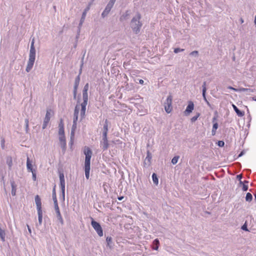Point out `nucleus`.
Wrapping results in <instances>:
<instances>
[{
	"instance_id": "7ed1b4c3",
	"label": "nucleus",
	"mask_w": 256,
	"mask_h": 256,
	"mask_svg": "<svg viewBox=\"0 0 256 256\" xmlns=\"http://www.w3.org/2000/svg\"><path fill=\"white\" fill-rule=\"evenodd\" d=\"M82 100L83 102L80 104L81 109L80 112V116L81 118L82 119L85 116L86 106L88 102V92L82 91Z\"/></svg>"
},
{
	"instance_id": "a18cd8bd",
	"label": "nucleus",
	"mask_w": 256,
	"mask_h": 256,
	"mask_svg": "<svg viewBox=\"0 0 256 256\" xmlns=\"http://www.w3.org/2000/svg\"><path fill=\"white\" fill-rule=\"evenodd\" d=\"M32 172V180L35 181L36 180V172L35 170V171Z\"/></svg>"
},
{
	"instance_id": "13d9d810",
	"label": "nucleus",
	"mask_w": 256,
	"mask_h": 256,
	"mask_svg": "<svg viewBox=\"0 0 256 256\" xmlns=\"http://www.w3.org/2000/svg\"><path fill=\"white\" fill-rule=\"evenodd\" d=\"M78 85H76V84H74V90H77V89H78Z\"/></svg>"
},
{
	"instance_id": "e2e57ef3",
	"label": "nucleus",
	"mask_w": 256,
	"mask_h": 256,
	"mask_svg": "<svg viewBox=\"0 0 256 256\" xmlns=\"http://www.w3.org/2000/svg\"><path fill=\"white\" fill-rule=\"evenodd\" d=\"M124 198V196H120L118 198L119 200H122Z\"/></svg>"
},
{
	"instance_id": "c756f323",
	"label": "nucleus",
	"mask_w": 256,
	"mask_h": 256,
	"mask_svg": "<svg viewBox=\"0 0 256 256\" xmlns=\"http://www.w3.org/2000/svg\"><path fill=\"white\" fill-rule=\"evenodd\" d=\"M238 90V92H254V90L250 88H240Z\"/></svg>"
},
{
	"instance_id": "473e14b6",
	"label": "nucleus",
	"mask_w": 256,
	"mask_h": 256,
	"mask_svg": "<svg viewBox=\"0 0 256 256\" xmlns=\"http://www.w3.org/2000/svg\"><path fill=\"white\" fill-rule=\"evenodd\" d=\"M78 118H76V120H75V118H73V124L72 126V130H76V122L78 121Z\"/></svg>"
},
{
	"instance_id": "4be33fe9",
	"label": "nucleus",
	"mask_w": 256,
	"mask_h": 256,
	"mask_svg": "<svg viewBox=\"0 0 256 256\" xmlns=\"http://www.w3.org/2000/svg\"><path fill=\"white\" fill-rule=\"evenodd\" d=\"M160 246V242L158 238L155 239L152 244V248L154 250H158Z\"/></svg>"
},
{
	"instance_id": "f3484780",
	"label": "nucleus",
	"mask_w": 256,
	"mask_h": 256,
	"mask_svg": "<svg viewBox=\"0 0 256 256\" xmlns=\"http://www.w3.org/2000/svg\"><path fill=\"white\" fill-rule=\"evenodd\" d=\"M112 7L110 6L107 4L105 9L102 14V16L104 18L108 14Z\"/></svg>"
},
{
	"instance_id": "6ab92c4d",
	"label": "nucleus",
	"mask_w": 256,
	"mask_h": 256,
	"mask_svg": "<svg viewBox=\"0 0 256 256\" xmlns=\"http://www.w3.org/2000/svg\"><path fill=\"white\" fill-rule=\"evenodd\" d=\"M10 185L12 186V196H14L16 194V185L14 180H10Z\"/></svg>"
},
{
	"instance_id": "5701e85b",
	"label": "nucleus",
	"mask_w": 256,
	"mask_h": 256,
	"mask_svg": "<svg viewBox=\"0 0 256 256\" xmlns=\"http://www.w3.org/2000/svg\"><path fill=\"white\" fill-rule=\"evenodd\" d=\"M59 139L62 148H65L66 146V142L64 136H60Z\"/></svg>"
},
{
	"instance_id": "9d476101",
	"label": "nucleus",
	"mask_w": 256,
	"mask_h": 256,
	"mask_svg": "<svg viewBox=\"0 0 256 256\" xmlns=\"http://www.w3.org/2000/svg\"><path fill=\"white\" fill-rule=\"evenodd\" d=\"M54 209H55L56 212V218H57L60 221V224H64V220H63L62 216V215L60 214V210L58 204H55V206H54Z\"/></svg>"
},
{
	"instance_id": "338daca9",
	"label": "nucleus",
	"mask_w": 256,
	"mask_h": 256,
	"mask_svg": "<svg viewBox=\"0 0 256 256\" xmlns=\"http://www.w3.org/2000/svg\"><path fill=\"white\" fill-rule=\"evenodd\" d=\"M252 100L254 101H256V96L252 97Z\"/></svg>"
},
{
	"instance_id": "b1692460",
	"label": "nucleus",
	"mask_w": 256,
	"mask_h": 256,
	"mask_svg": "<svg viewBox=\"0 0 256 256\" xmlns=\"http://www.w3.org/2000/svg\"><path fill=\"white\" fill-rule=\"evenodd\" d=\"M6 162L8 166L9 169H10L12 166V158L10 156H7L6 159Z\"/></svg>"
},
{
	"instance_id": "de8ad7c7",
	"label": "nucleus",
	"mask_w": 256,
	"mask_h": 256,
	"mask_svg": "<svg viewBox=\"0 0 256 256\" xmlns=\"http://www.w3.org/2000/svg\"><path fill=\"white\" fill-rule=\"evenodd\" d=\"M248 190V184H243L242 185V190L244 191H246Z\"/></svg>"
},
{
	"instance_id": "e433bc0d",
	"label": "nucleus",
	"mask_w": 256,
	"mask_h": 256,
	"mask_svg": "<svg viewBox=\"0 0 256 256\" xmlns=\"http://www.w3.org/2000/svg\"><path fill=\"white\" fill-rule=\"evenodd\" d=\"M200 116V113H197L196 116H193L192 118H191V121L192 122H196L198 118Z\"/></svg>"
},
{
	"instance_id": "c9c22d12",
	"label": "nucleus",
	"mask_w": 256,
	"mask_h": 256,
	"mask_svg": "<svg viewBox=\"0 0 256 256\" xmlns=\"http://www.w3.org/2000/svg\"><path fill=\"white\" fill-rule=\"evenodd\" d=\"M178 158H179V156H174L172 158V163L173 164H176L178 162Z\"/></svg>"
},
{
	"instance_id": "7c9ffc66",
	"label": "nucleus",
	"mask_w": 256,
	"mask_h": 256,
	"mask_svg": "<svg viewBox=\"0 0 256 256\" xmlns=\"http://www.w3.org/2000/svg\"><path fill=\"white\" fill-rule=\"evenodd\" d=\"M106 242H107V246L110 247L112 242V238L111 236H108L106 238Z\"/></svg>"
},
{
	"instance_id": "774afa93",
	"label": "nucleus",
	"mask_w": 256,
	"mask_h": 256,
	"mask_svg": "<svg viewBox=\"0 0 256 256\" xmlns=\"http://www.w3.org/2000/svg\"><path fill=\"white\" fill-rule=\"evenodd\" d=\"M254 22L255 24L256 25V16H255V18H254Z\"/></svg>"
},
{
	"instance_id": "2f4dec72",
	"label": "nucleus",
	"mask_w": 256,
	"mask_h": 256,
	"mask_svg": "<svg viewBox=\"0 0 256 256\" xmlns=\"http://www.w3.org/2000/svg\"><path fill=\"white\" fill-rule=\"evenodd\" d=\"M252 194L250 192L247 193L246 196V200L248 202H250L252 201Z\"/></svg>"
},
{
	"instance_id": "c03bdc74",
	"label": "nucleus",
	"mask_w": 256,
	"mask_h": 256,
	"mask_svg": "<svg viewBox=\"0 0 256 256\" xmlns=\"http://www.w3.org/2000/svg\"><path fill=\"white\" fill-rule=\"evenodd\" d=\"M88 88H89V85H88V84L87 83L84 86V89H83L82 91L88 92Z\"/></svg>"
},
{
	"instance_id": "49530a36",
	"label": "nucleus",
	"mask_w": 256,
	"mask_h": 256,
	"mask_svg": "<svg viewBox=\"0 0 256 256\" xmlns=\"http://www.w3.org/2000/svg\"><path fill=\"white\" fill-rule=\"evenodd\" d=\"M116 0H110V1L108 2V4L110 6H111L113 7Z\"/></svg>"
},
{
	"instance_id": "37998d69",
	"label": "nucleus",
	"mask_w": 256,
	"mask_h": 256,
	"mask_svg": "<svg viewBox=\"0 0 256 256\" xmlns=\"http://www.w3.org/2000/svg\"><path fill=\"white\" fill-rule=\"evenodd\" d=\"M24 122H25V124H26V131L28 132V120L26 118Z\"/></svg>"
},
{
	"instance_id": "f03ea898",
	"label": "nucleus",
	"mask_w": 256,
	"mask_h": 256,
	"mask_svg": "<svg viewBox=\"0 0 256 256\" xmlns=\"http://www.w3.org/2000/svg\"><path fill=\"white\" fill-rule=\"evenodd\" d=\"M141 16L139 13L132 18L130 22V26L134 32L138 34L140 32V29L142 26V23L140 22Z\"/></svg>"
},
{
	"instance_id": "4d7b16f0",
	"label": "nucleus",
	"mask_w": 256,
	"mask_h": 256,
	"mask_svg": "<svg viewBox=\"0 0 256 256\" xmlns=\"http://www.w3.org/2000/svg\"><path fill=\"white\" fill-rule=\"evenodd\" d=\"M138 82L141 84H143L144 83V81L142 79L138 80Z\"/></svg>"
},
{
	"instance_id": "79ce46f5",
	"label": "nucleus",
	"mask_w": 256,
	"mask_h": 256,
	"mask_svg": "<svg viewBox=\"0 0 256 256\" xmlns=\"http://www.w3.org/2000/svg\"><path fill=\"white\" fill-rule=\"evenodd\" d=\"M80 76H78L76 78V80H75V82H74V84L76 85H79V83H80Z\"/></svg>"
},
{
	"instance_id": "a211bd4d",
	"label": "nucleus",
	"mask_w": 256,
	"mask_h": 256,
	"mask_svg": "<svg viewBox=\"0 0 256 256\" xmlns=\"http://www.w3.org/2000/svg\"><path fill=\"white\" fill-rule=\"evenodd\" d=\"M26 167H27L28 170V172H32L35 171V170L32 168V161L30 160V159L28 157H27Z\"/></svg>"
},
{
	"instance_id": "ea45409f",
	"label": "nucleus",
	"mask_w": 256,
	"mask_h": 256,
	"mask_svg": "<svg viewBox=\"0 0 256 256\" xmlns=\"http://www.w3.org/2000/svg\"><path fill=\"white\" fill-rule=\"evenodd\" d=\"M184 51V49H182V48H175L174 49V52L176 53V54H177L178 52H182Z\"/></svg>"
},
{
	"instance_id": "aec40b11",
	"label": "nucleus",
	"mask_w": 256,
	"mask_h": 256,
	"mask_svg": "<svg viewBox=\"0 0 256 256\" xmlns=\"http://www.w3.org/2000/svg\"><path fill=\"white\" fill-rule=\"evenodd\" d=\"M232 108L236 112V113L237 115L238 116L242 117L244 116V112L240 111L234 104H232Z\"/></svg>"
},
{
	"instance_id": "423d86ee",
	"label": "nucleus",
	"mask_w": 256,
	"mask_h": 256,
	"mask_svg": "<svg viewBox=\"0 0 256 256\" xmlns=\"http://www.w3.org/2000/svg\"><path fill=\"white\" fill-rule=\"evenodd\" d=\"M172 96L171 95H169L168 96L166 102H164V109H165L166 112L168 114L170 113L172 110Z\"/></svg>"
},
{
	"instance_id": "680f3d73",
	"label": "nucleus",
	"mask_w": 256,
	"mask_h": 256,
	"mask_svg": "<svg viewBox=\"0 0 256 256\" xmlns=\"http://www.w3.org/2000/svg\"><path fill=\"white\" fill-rule=\"evenodd\" d=\"M216 120V117H214V118H213L212 120V122H214Z\"/></svg>"
},
{
	"instance_id": "bf43d9fd",
	"label": "nucleus",
	"mask_w": 256,
	"mask_h": 256,
	"mask_svg": "<svg viewBox=\"0 0 256 256\" xmlns=\"http://www.w3.org/2000/svg\"><path fill=\"white\" fill-rule=\"evenodd\" d=\"M92 2H90L86 8H89V10L90 9V6L92 4Z\"/></svg>"
},
{
	"instance_id": "72a5a7b5",
	"label": "nucleus",
	"mask_w": 256,
	"mask_h": 256,
	"mask_svg": "<svg viewBox=\"0 0 256 256\" xmlns=\"http://www.w3.org/2000/svg\"><path fill=\"white\" fill-rule=\"evenodd\" d=\"M85 175L86 179H88L90 178V168H84Z\"/></svg>"
},
{
	"instance_id": "4c0bfd02",
	"label": "nucleus",
	"mask_w": 256,
	"mask_h": 256,
	"mask_svg": "<svg viewBox=\"0 0 256 256\" xmlns=\"http://www.w3.org/2000/svg\"><path fill=\"white\" fill-rule=\"evenodd\" d=\"M134 88V86H133V84H130V86L127 84L126 86V88L128 90H131L133 89Z\"/></svg>"
},
{
	"instance_id": "5fc2aeb1",
	"label": "nucleus",
	"mask_w": 256,
	"mask_h": 256,
	"mask_svg": "<svg viewBox=\"0 0 256 256\" xmlns=\"http://www.w3.org/2000/svg\"><path fill=\"white\" fill-rule=\"evenodd\" d=\"M237 178L239 180H242V174H238L237 176Z\"/></svg>"
},
{
	"instance_id": "052dcab7",
	"label": "nucleus",
	"mask_w": 256,
	"mask_h": 256,
	"mask_svg": "<svg viewBox=\"0 0 256 256\" xmlns=\"http://www.w3.org/2000/svg\"><path fill=\"white\" fill-rule=\"evenodd\" d=\"M28 230L30 234L32 232L31 229H30V227L29 226H28Z\"/></svg>"
},
{
	"instance_id": "1a4fd4ad",
	"label": "nucleus",
	"mask_w": 256,
	"mask_h": 256,
	"mask_svg": "<svg viewBox=\"0 0 256 256\" xmlns=\"http://www.w3.org/2000/svg\"><path fill=\"white\" fill-rule=\"evenodd\" d=\"M50 112L49 110H48L46 111V114L45 118L44 120V122H43V124H42V129H45L46 128L48 124L50 122Z\"/></svg>"
},
{
	"instance_id": "20e7f679",
	"label": "nucleus",
	"mask_w": 256,
	"mask_h": 256,
	"mask_svg": "<svg viewBox=\"0 0 256 256\" xmlns=\"http://www.w3.org/2000/svg\"><path fill=\"white\" fill-rule=\"evenodd\" d=\"M84 152L86 156L84 168H90V159L92 154V151L89 148L85 147Z\"/></svg>"
},
{
	"instance_id": "f257e3e1",
	"label": "nucleus",
	"mask_w": 256,
	"mask_h": 256,
	"mask_svg": "<svg viewBox=\"0 0 256 256\" xmlns=\"http://www.w3.org/2000/svg\"><path fill=\"white\" fill-rule=\"evenodd\" d=\"M34 38H33L31 42L30 50L29 53V58L28 60L27 64V66L26 68V72H30L34 64L35 59H36V50L35 49V47L34 46Z\"/></svg>"
},
{
	"instance_id": "58836bf2",
	"label": "nucleus",
	"mask_w": 256,
	"mask_h": 256,
	"mask_svg": "<svg viewBox=\"0 0 256 256\" xmlns=\"http://www.w3.org/2000/svg\"><path fill=\"white\" fill-rule=\"evenodd\" d=\"M0 143L2 149L4 150L5 148V140L4 138H1Z\"/></svg>"
},
{
	"instance_id": "6e6d98bb",
	"label": "nucleus",
	"mask_w": 256,
	"mask_h": 256,
	"mask_svg": "<svg viewBox=\"0 0 256 256\" xmlns=\"http://www.w3.org/2000/svg\"><path fill=\"white\" fill-rule=\"evenodd\" d=\"M77 90H74V98H76Z\"/></svg>"
},
{
	"instance_id": "69168bd1",
	"label": "nucleus",
	"mask_w": 256,
	"mask_h": 256,
	"mask_svg": "<svg viewBox=\"0 0 256 256\" xmlns=\"http://www.w3.org/2000/svg\"><path fill=\"white\" fill-rule=\"evenodd\" d=\"M248 182L247 180H245L244 182V184H248Z\"/></svg>"
},
{
	"instance_id": "412c9836",
	"label": "nucleus",
	"mask_w": 256,
	"mask_h": 256,
	"mask_svg": "<svg viewBox=\"0 0 256 256\" xmlns=\"http://www.w3.org/2000/svg\"><path fill=\"white\" fill-rule=\"evenodd\" d=\"M80 104H76L74 108V118H75V120L78 118V113L80 109Z\"/></svg>"
},
{
	"instance_id": "6e6552de",
	"label": "nucleus",
	"mask_w": 256,
	"mask_h": 256,
	"mask_svg": "<svg viewBox=\"0 0 256 256\" xmlns=\"http://www.w3.org/2000/svg\"><path fill=\"white\" fill-rule=\"evenodd\" d=\"M100 146L102 150H106L109 146L107 136H102V140L100 142Z\"/></svg>"
},
{
	"instance_id": "0eeeda50",
	"label": "nucleus",
	"mask_w": 256,
	"mask_h": 256,
	"mask_svg": "<svg viewBox=\"0 0 256 256\" xmlns=\"http://www.w3.org/2000/svg\"><path fill=\"white\" fill-rule=\"evenodd\" d=\"M59 177L60 180V188L62 190V194L64 198V192H65V180H64V176L62 172L59 173Z\"/></svg>"
},
{
	"instance_id": "3c124183",
	"label": "nucleus",
	"mask_w": 256,
	"mask_h": 256,
	"mask_svg": "<svg viewBox=\"0 0 256 256\" xmlns=\"http://www.w3.org/2000/svg\"><path fill=\"white\" fill-rule=\"evenodd\" d=\"M228 88L230 90H234V92H238V89L235 88L231 86H228Z\"/></svg>"
},
{
	"instance_id": "cd10ccee",
	"label": "nucleus",
	"mask_w": 256,
	"mask_h": 256,
	"mask_svg": "<svg viewBox=\"0 0 256 256\" xmlns=\"http://www.w3.org/2000/svg\"><path fill=\"white\" fill-rule=\"evenodd\" d=\"M152 181H153L154 183L155 184L158 185V180L157 176L155 173L152 174Z\"/></svg>"
},
{
	"instance_id": "9b49d317",
	"label": "nucleus",
	"mask_w": 256,
	"mask_h": 256,
	"mask_svg": "<svg viewBox=\"0 0 256 256\" xmlns=\"http://www.w3.org/2000/svg\"><path fill=\"white\" fill-rule=\"evenodd\" d=\"M206 82H204L202 84V97L204 98V100L206 102V104L208 106H210V104L209 102L206 99Z\"/></svg>"
},
{
	"instance_id": "09e8293b",
	"label": "nucleus",
	"mask_w": 256,
	"mask_h": 256,
	"mask_svg": "<svg viewBox=\"0 0 256 256\" xmlns=\"http://www.w3.org/2000/svg\"><path fill=\"white\" fill-rule=\"evenodd\" d=\"M224 141L220 140L218 142V146H219L222 147L224 146Z\"/></svg>"
},
{
	"instance_id": "603ef678",
	"label": "nucleus",
	"mask_w": 256,
	"mask_h": 256,
	"mask_svg": "<svg viewBox=\"0 0 256 256\" xmlns=\"http://www.w3.org/2000/svg\"><path fill=\"white\" fill-rule=\"evenodd\" d=\"M74 132H75L74 130H71V134H70L71 138H72L74 136Z\"/></svg>"
},
{
	"instance_id": "bb28decb",
	"label": "nucleus",
	"mask_w": 256,
	"mask_h": 256,
	"mask_svg": "<svg viewBox=\"0 0 256 256\" xmlns=\"http://www.w3.org/2000/svg\"><path fill=\"white\" fill-rule=\"evenodd\" d=\"M5 236H6V233L4 230H2L0 228V238L2 241L4 242L5 240Z\"/></svg>"
},
{
	"instance_id": "dca6fc26",
	"label": "nucleus",
	"mask_w": 256,
	"mask_h": 256,
	"mask_svg": "<svg viewBox=\"0 0 256 256\" xmlns=\"http://www.w3.org/2000/svg\"><path fill=\"white\" fill-rule=\"evenodd\" d=\"M88 10H89V8H86L84 9V11L83 12L80 20V22L79 24V26H82V24L84 23L85 18H86V14Z\"/></svg>"
},
{
	"instance_id": "c85d7f7f",
	"label": "nucleus",
	"mask_w": 256,
	"mask_h": 256,
	"mask_svg": "<svg viewBox=\"0 0 256 256\" xmlns=\"http://www.w3.org/2000/svg\"><path fill=\"white\" fill-rule=\"evenodd\" d=\"M52 196V199H53V200L54 202V205L55 206V204H58L56 196V191H55L54 189V190H53Z\"/></svg>"
},
{
	"instance_id": "393cba45",
	"label": "nucleus",
	"mask_w": 256,
	"mask_h": 256,
	"mask_svg": "<svg viewBox=\"0 0 256 256\" xmlns=\"http://www.w3.org/2000/svg\"><path fill=\"white\" fill-rule=\"evenodd\" d=\"M38 220L39 225H41L42 224V210L38 211Z\"/></svg>"
},
{
	"instance_id": "864d4df0",
	"label": "nucleus",
	"mask_w": 256,
	"mask_h": 256,
	"mask_svg": "<svg viewBox=\"0 0 256 256\" xmlns=\"http://www.w3.org/2000/svg\"><path fill=\"white\" fill-rule=\"evenodd\" d=\"M62 126H64V124H63L62 120H60V122L59 124V125H58L59 128H60L62 127Z\"/></svg>"
},
{
	"instance_id": "f704fd0d",
	"label": "nucleus",
	"mask_w": 256,
	"mask_h": 256,
	"mask_svg": "<svg viewBox=\"0 0 256 256\" xmlns=\"http://www.w3.org/2000/svg\"><path fill=\"white\" fill-rule=\"evenodd\" d=\"M58 134L60 136H64V126H62L60 128H59Z\"/></svg>"
},
{
	"instance_id": "2eb2a0df",
	"label": "nucleus",
	"mask_w": 256,
	"mask_h": 256,
	"mask_svg": "<svg viewBox=\"0 0 256 256\" xmlns=\"http://www.w3.org/2000/svg\"><path fill=\"white\" fill-rule=\"evenodd\" d=\"M108 122L106 120L102 129V136H107L108 132Z\"/></svg>"
},
{
	"instance_id": "a19ab883",
	"label": "nucleus",
	"mask_w": 256,
	"mask_h": 256,
	"mask_svg": "<svg viewBox=\"0 0 256 256\" xmlns=\"http://www.w3.org/2000/svg\"><path fill=\"white\" fill-rule=\"evenodd\" d=\"M198 51L194 50V51L191 52L190 54V55L192 56H198Z\"/></svg>"
},
{
	"instance_id": "4468645a",
	"label": "nucleus",
	"mask_w": 256,
	"mask_h": 256,
	"mask_svg": "<svg viewBox=\"0 0 256 256\" xmlns=\"http://www.w3.org/2000/svg\"><path fill=\"white\" fill-rule=\"evenodd\" d=\"M35 202L38 211L42 210L41 200L38 195L35 196Z\"/></svg>"
},
{
	"instance_id": "39448f33",
	"label": "nucleus",
	"mask_w": 256,
	"mask_h": 256,
	"mask_svg": "<svg viewBox=\"0 0 256 256\" xmlns=\"http://www.w3.org/2000/svg\"><path fill=\"white\" fill-rule=\"evenodd\" d=\"M91 224L92 228L96 232L98 236L100 237L103 236V230L100 224L97 222L92 218Z\"/></svg>"
},
{
	"instance_id": "f8f14e48",
	"label": "nucleus",
	"mask_w": 256,
	"mask_h": 256,
	"mask_svg": "<svg viewBox=\"0 0 256 256\" xmlns=\"http://www.w3.org/2000/svg\"><path fill=\"white\" fill-rule=\"evenodd\" d=\"M194 108V103L192 101L188 102V105L186 108V110L184 111V113L186 115L190 114Z\"/></svg>"
},
{
	"instance_id": "a878e982",
	"label": "nucleus",
	"mask_w": 256,
	"mask_h": 256,
	"mask_svg": "<svg viewBox=\"0 0 256 256\" xmlns=\"http://www.w3.org/2000/svg\"><path fill=\"white\" fill-rule=\"evenodd\" d=\"M218 128V124L216 122L214 124L213 126H212V136H214L216 134V130Z\"/></svg>"
},
{
	"instance_id": "8fccbe9b",
	"label": "nucleus",
	"mask_w": 256,
	"mask_h": 256,
	"mask_svg": "<svg viewBox=\"0 0 256 256\" xmlns=\"http://www.w3.org/2000/svg\"><path fill=\"white\" fill-rule=\"evenodd\" d=\"M242 229L244 230H245V231H248V228H247V226L246 224H244L242 226Z\"/></svg>"
},
{
	"instance_id": "ddd939ff",
	"label": "nucleus",
	"mask_w": 256,
	"mask_h": 256,
	"mask_svg": "<svg viewBox=\"0 0 256 256\" xmlns=\"http://www.w3.org/2000/svg\"><path fill=\"white\" fill-rule=\"evenodd\" d=\"M146 154V156L144 160V166H149L150 164L152 156L150 152L148 150Z\"/></svg>"
},
{
	"instance_id": "0e129e2a",
	"label": "nucleus",
	"mask_w": 256,
	"mask_h": 256,
	"mask_svg": "<svg viewBox=\"0 0 256 256\" xmlns=\"http://www.w3.org/2000/svg\"><path fill=\"white\" fill-rule=\"evenodd\" d=\"M244 152H242L240 154L238 155V157H240L242 156L243 154H244Z\"/></svg>"
}]
</instances>
